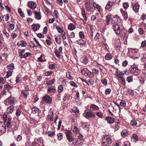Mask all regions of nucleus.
Returning <instances> with one entry per match:
<instances>
[{"mask_svg": "<svg viewBox=\"0 0 146 146\" xmlns=\"http://www.w3.org/2000/svg\"><path fill=\"white\" fill-rule=\"evenodd\" d=\"M112 140L108 135L104 136L101 141L102 146H109L112 143Z\"/></svg>", "mask_w": 146, "mask_h": 146, "instance_id": "1", "label": "nucleus"}, {"mask_svg": "<svg viewBox=\"0 0 146 146\" xmlns=\"http://www.w3.org/2000/svg\"><path fill=\"white\" fill-rule=\"evenodd\" d=\"M6 125L9 130H11L13 131L16 130V127L15 122H11L9 121H7Z\"/></svg>", "mask_w": 146, "mask_h": 146, "instance_id": "2", "label": "nucleus"}, {"mask_svg": "<svg viewBox=\"0 0 146 146\" xmlns=\"http://www.w3.org/2000/svg\"><path fill=\"white\" fill-rule=\"evenodd\" d=\"M65 133L67 139L69 142H70L74 140V138L72 137V133L71 131L68 130H66Z\"/></svg>", "mask_w": 146, "mask_h": 146, "instance_id": "3", "label": "nucleus"}, {"mask_svg": "<svg viewBox=\"0 0 146 146\" xmlns=\"http://www.w3.org/2000/svg\"><path fill=\"white\" fill-rule=\"evenodd\" d=\"M84 116L86 118H94L96 116L95 113L94 112H92L91 111H85L83 114Z\"/></svg>", "mask_w": 146, "mask_h": 146, "instance_id": "4", "label": "nucleus"}, {"mask_svg": "<svg viewBox=\"0 0 146 146\" xmlns=\"http://www.w3.org/2000/svg\"><path fill=\"white\" fill-rule=\"evenodd\" d=\"M42 101L44 102L51 104L52 102V98L49 96L46 95L42 97Z\"/></svg>", "mask_w": 146, "mask_h": 146, "instance_id": "5", "label": "nucleus"}, {"mask_svg": "<svg viewBox=\"0 0 146 146\" xmlns=\"http://www.w3.org/2000/svg\"><path fill=\"white\" fill-rule=\"evenodd\" d=\"M127 33V31L125 28H122L119 31V33L117 34V35H119V36L121 37L124 38L125 37Z\"/></svg>", "mask_w": 146, "mask_h": 146, "instance_id": "6", "label": "nucleus"}, {"mask_svg": "<svg viewBox=\"0 0 146 146\" xmlns=\"http://www.w3.org/2000/svg\"><path fill=\"white\" fill-rule=\"evenodd\" d=\"M53 111L51 108H50L48 111V115H47V119L50 121H53L54 117Z\"/></svg>", "mask_w": 146, "mask_h": 146, "instance_id": "7", "label": "nucleus"}, {"mask_svg": "<svg viewBox=\"0 0 146 146\" xmlns=\"http://www.w3.org/2000/svg\"><path fill=\"white\" fill-rule=\"evenodd\" d=\"M15 103V100L13 98H12L11 96L7 99L5 101V104L6 105L10 104H13Z\"/></svg>", "mask_w": 146, "mask_h": 146, "instance_id": "8", "label": "nucleus"}, {"mask_svg": "<svg viewBox=\"0 0 146 146\" xmlns=\"http://www.w3.org/2000/svg\"><path fill=\"white\" fill-rule=\"evenodd\" d=\"M113 29V30L115 33L117 35L119 34L120 28L119 25L116 23L114 24L112 26Z\"/></svg>", "mask_w": 146, "mask_h": 146, "instance_id": "9", "label": "nucleus"}, {"mask_svg": "<svg viewBox=\"0 0 146 146\" xmlns=\"http://www.w3.org/2000/svg\"><path fill=\"white\" fill-rule=\"evenodd\" d=\"M131 72L135 75H138L139 73V70L136 67H131L130 69Z\"/></svg>", "mask_w": 146, "mask_h": 146, "instance_id": "10", "label": "nucleus"}, {"mask_svg": "<svg viewBox=\"0 0 146 146\" xmlns=\"http://www.w3.org/2000/svg\"><path fill=\"white\" fill-rule=\"evenodd\" d=\"M28 5L29 7L33 9H35L36 7V3L33 1L29 2Z\"/></svg>", "mask_w": 146, "mask_h": 146, "instance_id": "11", "label": "nucleus"}, {"mask_svg": "<svg viewBox=\"0 0 146 146\" xmlns=\"http://www.w3.org/2000/svg\"><path fill=\"white\" fill-rule=\"evenodd\" d=\"M6 131V125L3 122H0V132L5 133Z\"/></svg>", "mask_w": 146, "mask_h": 146, "instance_id": "12", "label": "nucleus"}, {"mask_svg": "<svg viewBox=\"0 0 146 146\" xmlns=\"http://www.w3.org/2000/svg\"><path fill=\"white\" fill-rule=\"evenodd\" d=\"M56 90L55 87L54 86L48 87L47 89L48 93H55L56 92Z\"/></svg>", "mask_w": 146, "mask_h": 146, "instance_id": "13", "label": "nucleus"}, {"mask_svg": "<svg viewBox=\"0 0 146 146\" xmlns=\"http://www.w3.org/2000/svg\"><path fill=\"white\" fill-rule=\"evenodd\" d=\"M115 5V3L114 2H111L110 1H108L105 7L106 9H110L113 5Z\"/></svg>", "mask_w": 146, "mask_h": 146, "instance_id": "14", "label": "nucleus"}, {"mask_svg": "<svg viewBox=\"0 0 146 146\" xmlns=\"http://www.w3.org/2000/svg\"><path fill=\"white\" fill-rule=\"evenodd\" d=\"M76 43L80 45H84L86 44V40L81 39L77 40Z\"/></svg>", "mask_w": 146, "mask_h": 146, "instance_id": "15", "label": "nucleus"}, {"mask_svg": "<svg viewBox=\"0 0 146 146\" xmlns=\"http://www.w3.org/2000/svg\"><path fill=\"white\" fill-rule=\"evenodd\" d=\"M140 6L138 3H135L133 6V9L134 11L136 13L138 12Z\"/></svg>", "mask_w": 146, "mask_h": 146, "instance_id": "16", "label": "nucleus"}, {"mask_svg": "<svg viewBox=\"0 0 146 146\" xmlns=\"http://www.w3.org/2000/svg\"><path fill=\"white\" fill-rule=\"evenodd\" d=\"M40 26L38 24H33L32 26V29L35 31H36L38 30Z\"/></svg>", "mask_w": 146, "mask_h": 146, "instance_id": "17", "label": "nucleus"}, {"mask_svg": "<svg viewBox=\"0 0 146 146\" xmlns=\"http://www.w3.org/2000/svg\"><path fill=\"white\" fill-rule=\"evenodd\" d=\"M106 119L107 122L110 124L113 123L114 122V119L110 117H106Z\"/></svg>", "mask_w": 146, "mask_h": 146, "instance_id": "18", "label": "nucleus"}, {"mask_svg": "<svg viewBox=\"0 0 146 146\" xmlns=\"http://www.w3.org/2000/svg\"><path fill=\"white\" fill-rule=\"evenodd\" d=\"M99 109V108L98 106L94 104H92L90 105V110L92 111L93 110H98Z\"/></svg>", "mask_w": 146, "mask_h": 146, "instance_id": "19", "label": "nucleus"}, {"mask_svg": "<svg viewBox=\"0 0 146 146\" xmlns=\"http://www.w3.org/2000/svg\"><path fill=\"white\" fill-rule=\"evenodd\" d=\"M27 44L26 41L24 40H21L17 43V45L19 46H22L25 47Z\"/></svg>", "mask_w": 146, "mask_h": 146, "instance_id": "20", "label": "nucleus"}, {"mask_svg": "<svg viewBox=\"0 0 146 146\" xmlns=\"http://www.w3.org/2000/svg\"><path fill=\"white\" fill-rule=\"evenodd\" d=\"M118 80L119 82L121 83L123 86H124L125 85V80L123 77L121 76L119 79H118Z\"/></svg>", "mask_w": 146, "mask_h": 146, "instance_id": "21", "label": "nucleus"}, {"mask_svg": "<svg viewBox=\"0 0 146 146\" xmlns=\"http://www.w3.org/2000/svg\"><path fill=\"white\" fill-rule=\"evenodd\" d=\"M34 13L35 14V16L36 19L37 20H40L41 18V16L40 13V12L35 11Z\"/></svg>", "mask_w": 146, "mask_h": 146, "instance_id": "22", "label": "nucleus"}, {"mask_svg": "<svg viewBox=\"0 0 146 146\" xmlns=\"http://www.w3.org/2000/svg\"><path fill=\"white\" fill-rule=\"evenodd\" d=\"M21 92L25 98H27L29 94V92L27 90H23L21 91Z\"/></svg>", "mask_w": 146, "mask_h": 146, "instance_id": "23", "label": "nucleus"}, {"mask_svg": "<svg viewBox=\"0 0 146 146\" xmlns=\"http://www.w3.org/2000/svg\"><path fill=\"white\" fill-rule=\"evenodd\" d=\"M128 131L127 129H124L121 133V135L123 137L126 136L128 135Z\"/></svg>", "mask_w": 146, "mask_h": 146, "instance_id": "24", "label": "nucleus"}, {"mask_svg": "<svg viewBox=\"0 0 146 146\" xmlns=\"http://www.w3.org/2000/svg\"><path fill=\"white\" fill-rule=\"evenodd\" d=\"M112 58L111 54L110 53H108L106 54L105 58L106 60H108L112 59Z\"/></svg>", "mask_w": 146, "mask_h": 146, "instance_id": "25", "label": "nucleus"}, {"mask_svg": "<svg viewBox=\"0 0 146 146\" xmlns=\"http://www.w3.org/2000/svg\"><path fill=\"white\" fill-rule=\"evenodd\" d=\"M14 106L13 105H11L7 109V112L8 113H10L12 112L14 110Z\"/></svg>", "mask_w": 146, "mask_h": 146, "instance_id": "26", "label": "nucleus"}, {"mask_svg": "<svg viewBox=\"0 0 146 146\" xmlns=\"http://www.w3.org/2000/svg\"><path fill=\"white\" fill-rule=\"evenodd\" d=\"M121 45L120 40L117 39L115 41V46L116 48L120 47Z\"/></svg>", "mask_w": 146, "mask_h": 146, "instance_id": "27", "label": "nucleus"}, {"mask_svg": "<svg viewBox=\"0 0 146 146\" xmlns=\"http://www.w3.org/2000/svg\"><path fill=\"white\" fill-rule=\"evenodd\" d=\"M87 11H90L92 9L90 7V5L89 3L86 2L85 3Z\"/></svg>", "mask_w": 146, "mask_h": 146, "instance_id": "28", "label": "nucleus"}, {"mask_svg": "<svg viewBox=\"0 0 146 146\" xmlns=\"http://www.w3.org/2000/svg\"><path fill=\"white\" fill-rule=\"evenodd\" d=\"M111 16L108 15L106 17L105 22H106V25H109L110 24V20Z\"/></svg>", "mask_w": 146, "mask_h": 146, "instance_id": "29", "label": "nucleus"}, {"mask_svg": "<svg viewBox=\"0 0 146 146\" xmlns=\"http://www.w3.org/2000/svg\"><path fill=\"white\" fill-rule=\"evenodd\" d=\"M64 90V87L62 85H60L58 87L57 91L58 92L61 93L63 92Z\"/></svg>", "mask_w": 146, "mask_h": 146, "instance_id": "30", "label": "nucleus"}, {"mask_svg": "<svg viewBox=\"0 0 146 146\" xmlns=\"http://www.w3.org/2000/svg\"><path fill=\"white\" fill-rule=\"evenodd\" d=\"M75 26L72 23H70L68 26V29L70 31H72L75 29Z\"/></svg>", "mask_w": 146, "mask_h": 146, "instance_id": "31", "label": "nucleus"}, {"mask_svg": "<svg viewBox=\"0 0 146 146\" xmlns=\"http://www.w3.org/2000/svg\"><path fill=\"white\" fill-rule=\"evenodd\" d=\"M4 88L8 90H9L12 89H13V86H11L10 85L8 84L7 85H4Z\"/></svg>", "mask_w": 146, "mask_h": 146, "instance_id": "32", "label": "nucleus"}, {"mask_svg": "<svg viewBox=\"0 0 146 146\" xmlns=\"http://www.w3.org/2000/svg\"><path fill=\"white\" fill-rule=\"evenodd\" d=\"M55 81V79H52V80H49L47 82L46 84L48 86L52 85L54 83Z\"/></svg>", "mask_w": 146, "mask_h": 146, "instance_id": "33", "label": "nucleus"}, {"mask_svg": "<svg viewBox=\"0 0 146 146\" xmlns=\"http://www.w3.org/2000/svg\"><path fill=\"white\" fill-rule=\"evenodd\" d=\"M82 13V18H80V19L82 20L84 23H86L84 21V20L86 21L87 19L85 13Z\"/></svg>", "mask_w": 146, "mask_h": 146, "instance_id": "34", "label": "nucleus"}, {"mask_svg": "<svg viewBox=\"0 0 146 146\" xmlns=\"http://www.w3.org/2000/svg\"><path fill=\"white\" fill-rule=\"evenodd\" d=\"M141 46L144 50H146V40H145L142 42Z\"/></svg>", "mask_w": 146, "mask_h": 146, "instance_id": "35", "label": "nucleus"}, {"mask_svg": "<svg viewBox=\"0 0 146 146\" xmlns=\"http://www.w3.org/2000/svg\"><path fill=\"white\" fill-rule=\"evenodd\" d=\"M93 6L95 8L97 9L98 11L100 12L101 11V8L100 6L96 4L95 3H93Z\"/></svg>", "mask_w": 146, "mask_h": 146, "instance_id": "36", "label": "nucleus"}, {"mask_svg": "<svg viewBox=\"0 0 146 146\" xmlns=\"http://www.w3.org/2000/svg\"><path fill=\"white\" fill-rule=\"evenodd\" d=\"M72 128H73V131L75 134H77L78 133V129L76 126L72 127Z\"/></svg>", "mask_w": 146, "mask_h": 146, "instance_id": "37", "label": "nucleus"}, {"mask_svg": "<svg viewBox=\"0 0 146 146\" xmlns=\"http://www.w3.org/2000/svg\"><path fill=\"white\" fill-rule=\"evenodd\" d=\"M7 68L9 70L12 71L14 68V64L13 63L10 64L7 66Z\"/></svg>", "mask_w": 146, "mask_h": 146, "instance_id": "38", "label": "nucleus"}, {"mask_svg": "<svg viewBox=\"0 0 146 146\" xmlns=\"http://www.w3.org/2000/svg\"><path fill=\"white\" fill-rule=\"evenodd\" d=\"M13 72V71L8 70L7 72V74L5 78H8L9 77L11 76H12V74Z\"/></svg>", "mask_w": 146, "mask_h": 146, "instance_id": "39", "label": "nucleus"}, {"mask_svg": "<svg viewBox=\"0 0 146 146\" xmlns=\"http://www.w3.org/2000/svg\"><path fill=\"white\" fill-rule=\"evenodd\" d=\"M32 112L33 113H36L39 111V109L36 107H33L32 109Z\"/></svg>", "mask_w": 146, "mask_h": 146, "instance_id": "40", "label": "nucleus"}, {"mask_svg": "<svg viewBox=\"0 0 146 146\" xmlns=\"http://www.w3.org/2000/svg\"><path fill=\"white\" fill-rule=\"evenodd\" d=\"M123 8L125 10H127L129 7V4L128 2H125L123 4Z\"/></svg>", "mask_w": 146, "mask_h": 146, "instance_id": "41", "label": "nucleus"}, {"mask_svg": "<svg viewBox=\"0 0 146 146\" xmlns=\"http://www.w3.org/2000/svg\"><path fill=\"white\" fill-rule=\"evenodd\" d=\"M9 18V16L8 14H6L4 15L3 17V20L7 21Z\"/></svg>", "mask_w": 146, "mask_h": 146, "instance_id": "42", "label": "nucleus"}, {"mask_svg": "<svg viewBox=\"0 0 146 146\" xmlns=\"http://www.w3.org/2000/svg\"><path fill=\"white\" fill-rule=\"evenodd\" d=\"M66 76L69 79L72 80L73 79L71 75V72H70L66 73Z\"/></svg>", "mask_w": 146, "mask_h": 146, "instance_id": "43", "label": "nucleus"}, {"mask_svg": "<svg viewBox=\"0 0 146 146\" xmlns=\"http://www.w3.org/2000/svg\"><path fill=\"white\" fill-rule=\"evenodd\" d=\"M56 67V64H50L49 65L48 68L50 69H55Z\"/></svg>", "mask_w": 146, "mask_h": 146, "instance_id": "44", "label": "nucleus"}, {"mask_svg": "<svg viewBox=\"0 0 146 146\" xmlns=\"http://www.w3.org/2000/svg\"><path fill=\"white\" fill-rule=\"evenodd\" d=\"M79 36L80 38L82 39H83L84 38L85 35L83 32L81 31L79 32Z\"/></svg>", "mask_w": 146, "mask_h": 146, "instance_id": "45", "label": "nucleus"}, {"mask_svg": "<svg viewBox=\"0 0 146 146\" xmlns=\"http://www.w3.org/2000/svg\"><path fill=\"white\" fill-rule=\"evenodd\" d=\"M54 52L56 57L59 58H60L61 56L60 52H59L56 49L55 50Z\"/></svg>", "mask_w": 146, "mask_h": 146, "instance_id": "46", "label": "nucleus"}, {"mask_svg": "<svg viewBox=\"0 0 146 146\" xmlns=\"http://www.w3.org/2000/svg\"><path fill=\"white\" fill-rule=\"evenodd\" d=\"M130 52H131L133 55H134L135 53H136L138 50L136 49H133L132 48H130L129 50Z\"/></svg>", "mask_w": 146, "mask_h": 146, "instance_id": "47", "label": "nucleus"}, {"mask_svg": "<svg viewBox=\"0 0 146 146\" xmlns=\"http://www.w3.org/2000/svg\"><path fill=\"white\" fill-rule=\"evenodd\" d=\"M18 12L19 15L23 17H25V16L23 12H22L21 8H19L18 9Z\"/></svg>", "mask_w": 146, "mask_h": 146, "instance_id": "48", "label": "nucleus"}, {"mask_svg": "<svg viewBox=\"0 0 146 146\" xmlns=\"http://www.w3.org/2000/svg\"><path fill=\"white\" fill-rule=\"evenodd\" d=\"M130 124L133 127H135L137 126V122L135 120H132L131 121Z\"/></svg>", "mask_w": 146, "mask_h": 146, "instance_id": "49", "label": "nucleus"}, {"mask_svg": "<svg viewBox=\"0 0 146 146\" xmlns=\"http://www.w3.org/2000/svg\"><path fill=\"white\" fill-rule=\"evenodd\" d=\"M6 81V80L5 78L0 76V83L1 84H4Z\"/></svg>", "mask_w": 146, "mask_h": 146, "instance_id": "50", "label": "nucleus"}, {"mask_svg": "<svg viewBox=\"0 0 146 146\" xmlns=\"http://www.w3.org/2000/svg\"><path fill=\"white\" fill-rule=\"evenodd\" d=\"M53 72V71H47L45 72L44 75L45 76H48L52 74Z\"/></svg>", "mask_w": 146, "mask_h": 146, "instance_id": "51", "label": "nucleus"}, {"mask_svg": "<svg viewBox=\"0 0 146 146\" xmlns=\"http://www.w3.org/2000/svg\"><path fill=\"white\" fill-rule=\"evenodd\" d=\"M127 81L128 82H130L133 81V77L132 76H128L126 78Z\"/></svg>", "mask_w": 146, "mask_h": 146, "instance_id": "52", "label": "nucleus"}, {"mask_svg": "<svg viewBox=\"0 0 146 146\" xmlns=\"http://www.w3.org/2000/svg\"><path fill=\"white\" fill-rule=\"evenodd\" d=\"M56 28L57 30V31L59 33H62V32H63V30H62L60 27L59 26H56Z\"/></svg>", "mask_w": 146, "mask_h": 146, "instance_id": "53", "label": "nucleus"}, {"mask_svg": "<svg viewBox=\"0 0 146 146\" xmlns=\"http://www.w3.org/2000/svg\"><path fill=\"white\" fill-rule=\"evenodd\" d=\"M92 71L93 74H98L99 73L98 70L96 68H93Z\"/></svg>", "mask_w": 146, "mask_h": 146, "instance_id": "54", "label": "nucleus"}, {"mask_svg": "<svg viewBox=\"0 0 146 146\" xmlns=\"http://www.w3.org/2000/svg\"><path fill=\"white\" fill-rule=\"evenodd\" d=\"M54 132L52 131H49L48 133V135L51 137H52L54 135Z\"/></svg>", "mask_w": 146, "mask_h": 146, "instance_id": "55", "label": "nucleus"}, {"mask_svg": "<svg viewBox=\"0 0 146 146\" xmlns=\"http://www.w3.org/2000/svg\"><path fill=\"white\" fill-rule=\"evenodd\" d=\"M111 91V89L110 88L106 89L105 90V93L106 95L109 94Z\"/></svg>", "mask_w": 146, "mask_h": 146, "instance_id": "56", "label": "nucleus"}, {"mask_svg": "<svg viewBox=\"0 0 146 146\" xmlns=\"http://www.w3.org/2000/svg\"><path fill=\"white\" fill-rule=\"evenodd\" d=\"M138 32L139 34L141 35L144 34V31L142 28H139L138 29Z\"/></svg>", "mask_w": 146, "mask_h": 146, "instance_id": "57", "label": "nucleus"}, {"mask_svg": "<svg viewBox=\"0 0 146 146\" xmlns=\"http://www.w3.org/2000/svg\"><path fill=\"white\" fill-rule=\"evenodd\" d=\"M58 139L59 140L62 139L63 138L62 134L61 133H60L57 134Z\"/></svg>", "mask_w": 146, "mask_h": 146, "instance_id": "58", "label": "nucleus"}, {"mask_svg": "<svg viewBox=\"0 0 146 146\" xmlns=\"http://www.w3.org/2000/svg\"><path fill=\"white\" fill-rule=\"evenodd\" d=\"M15 27V25L13 24H10L9 26V29L10 30L12 31L14 29Z\"/></svg>", "mask_w": 146, "mask_h": 146, "instance_id": "59", "label": "nucleus"}, {"mask_svg": "<svg viewBox=\"0 0 146 146\" xmlns=\"http://www.w3.org/2000/svg\"><path fill=\"white\" fill-rule=\"evenodd\" d=\"M100 38V35L98 33H97L96 34V35L95 36L94 38V40L96 41L98 40H99Z\"/></svg>", "mask_w": 146, "mask_h": 146, "instance_id": "60", "label": "nucleus"}, {"mask_svg": "<svg viewBox=\"0 0 146 146\" xmlns=\"http://www.w3.org/2000/svg\"><path fill=\"white\" fill-rule=\"evenodd\" d=\"M122 14L124 17V19L125 20H126L127 19L128 17V15L127 12L126 11L124 13H123Z\"/></svg>", "mask_w": 146, "mask_h": 146, "instance_id": "61", "label": "nucleus"}, {"mask_svg": "<svg viewBox=\"0 0 146 146\" xmlns=\"http://www.w3.org/2000/svg\"><path fill=\"white\" fill-rule=\"evenodd\" d=\"M120 105L123 107H124L126 105L125 102L124 100H121L120 103Z\"/></svg>", "mask_w": 146, "mask_h": 146, "instance_id": "62", "label": "nucleus"}, {"mask_svg": "<svg viewBox=\"0 0 146 146\" xmlns=\"http://www.w3.org/2000/svg\"><path fill=\"white\" fill-rule=\"evenodd\" d=\"M128 63V62L126 60H125L123 61L122 63V66L123 67L126 66H127V65Z\"/></svg>", "mask_w": 146, "mask_h": 146, "instance_id": "63", "label": "nucleus"}, {"mask_svg": "<svg viewBox=\"0 0 146 146\" xmlns=\"http://www.w3.org/2000/svg\"><path fill=\"white\" fill-rule=\"evenodd\" d=\"M70 84L72 86L75 87H76L77 86V84H76L74 82H70Z\"/></svg>", "mask_w": 146, "mask_h": 146, "instance_id": "64", "label": "nucleus"}]
</instances>
